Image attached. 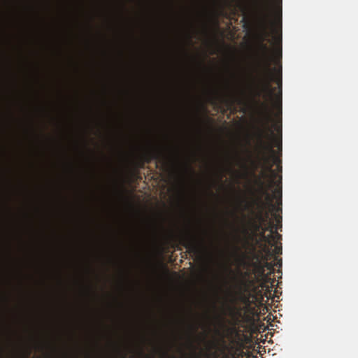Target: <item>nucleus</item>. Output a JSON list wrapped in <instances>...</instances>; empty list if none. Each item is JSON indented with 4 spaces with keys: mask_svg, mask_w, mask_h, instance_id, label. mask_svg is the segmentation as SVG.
<instances>
[{
    "mask_svg": "<svg viewBox=\"0 0 358 358\" xmlns=\"http://www.w3.org/2000/svg\"><path fill=\"white\" fill-rule=\"evenodd\" d=\"M153 158H145V163L151 162ZM156 162H162L163 159H170L171 158H155ZM198 158H185V159H197ZM230 159L231 158H227ZM245 159L246 158H242ZM268 159V158H262ZM274 162L278 164V171L276 172L273 170L270 166H264L259 175H256L255 172H252V176L254 178L255 184L257 186L259 196L256 199L257 212L255 213V219L259 223L262 224V231L260 236L264 241L269 243L273 242L272 245H275L277 240L282 238L281 234L275 232L274 229L282 228V216L274 215V218L277 224L271 222L270 212L271 209L275 208L273 203V197L268 192V189L275 184L274 179L279 177V183H282V158H273Z\"/></svg>",
    "mask_w": 358,
    "mask_h": 358,
    "instance_id": "obj_1",
    "label": "nucleus"
},
{
    "mask_svg": "<svg viewBox=\"0 0 358 358\" xmlns=\"http://www.w3.org/2000/svg\"><path fill=\"white\" fill-rule=\"evenodd\" d=\"M241 278L236 283V287L241 292H245L248 291V289L252 283V281L248 280L249 272H238Z\"/></svg>",
    "mask_w": 358,
    "mask_h": 358,
    "instance_id": "obj_2",
    "label": "nucleus"
},
{
    "mask_svg": "<svg viewBox=\"0 0 358 358\" xmlns=\"http://www.w3.org/2000/svg\"><path fill=\"white\" fill-rule=\"evenodd\" d=\"M185 248L194 255H199L203 248V243L197 241L196 238H189L185 244Z\"/></svg>",
    "mask_w": 358,
    "mask_h": 358,
    "instance_id": "obj_3",
    "label": "nucleus"
},
{
    "mask_svg": "<svg viewBox=\"0 0 358 358\" xmlns=\"http://www.w3.org/2000/svg\"><path fill=\"white\" fill-rule=\"evenodd\" d=\"M253 259H255L256 262H252V266L256 270V273L258 274L259 276L262 277L264 280H267L268 278V274L265 273L264 264L262 263L261 261L259 260V255H255L253 256Z\"/></svg>",
    "mask_w": 358,
    "mask_h": 358,
    "instance_id": "obj_4",
    "label": "nucleus"
},
{
    "mask_svg": "<svg viewBox=\"0 0 358 358\" xmlns=\"http://www.w3.org/2000/svg\"><path fill=\"white\" fill-rule=\"evenodd\" d=\"M275 260H276V263H272V262H268V261H266L265 262L263 263V266H264V271L266 269L268 270L269 273H275V266H282V259H278L277 258H275Z\"/></svg>",
    "mask_w": 358,
    "mask_h": 358,
    "instance_id": "obj_5",
    "label": "nucleus"
},
{
    "mask_svg": "<svg viewBox=\"0 0 358 358\" xmlns=\"http://www.w3.org/2000/svg\"><path fill=\"white\" fill-rule=\"evenodd\" d=\"M250 225L253 234H256L257 232L260 234L262 231V224L257 219L251 220Z\"/></svg>",
    "mask_w": 358,
    "mask_h": 358,
    "instance_id": "obj_6",
    "label": "nucleus"
},
{
    "mask_svg": "<svg viewBox=\"0 0 358 358\" xmlns=\"http://www.w3.org/2000/svg\"><path fill=\"white\" fill-rule=\"evenodd\" d=\"M176 136L187 141H193L195 140L196 138V136L190 131L180 132V134H178Z\"/></svg>",
    "mask_w": 358,
    "mask_h": 358,
    "instance_id": "obj_7",
    "label": "nucleus"
},
{
    "mask_svg": "<svg viewBox=\"0 0 358 358\" xmlns=\"http://www.w3.org/2000/svg\"><path fill=\"white\" fill-rule=\"evenodd\" d=\"M264 252H265V255L261 254V262L264 263V262L268 261L269 257L273 256V254L271 252V250L269 247L265 245L263 248Z\"/></svg>",
    "mask_w": 358,
    "mask_h": 358,
    "instance_id": "obj_8",
    "label": "nucleus"
},
{
    "mask_svg": "<svg viewBox=\"0 0 358 358\" xmlns=\"http://www.w3.org/2000/svg\"><path fill=\"white\" fill-rule=\"evenodd\" d=\"M246 257H247V256L245 254L241 253V255H239L238 257V258L236 259V262H238V264L239 265L249 266V265H250V264L247 262Z\"/></svg>",
    "mask_w": 358,
    "mask_h": 358,
    "instance_id": "obj_9",
    "label": "nucleus"
},
{
    "mask_svg": "<svg viewBox=\"0 0 358 358\" xmlns=\"http://www.w3.org/2000/svg\"><path fill=\"white\" fill-rule=\"evenodd\" d=\"M158 132H159V135L164 138H169L170 136H171L173 135L172 134L170 133V131L165 129V128L163 127H159Z\"/></svg>",
    "mask_w": 358,
    "mask_h": 358,
    "instance_id": "obj_10",
    "label": "nucleus"
},
{
    "mask_svg": "<svg viewBox=\"0 0 358 358\" xmlns=\"http://www.w3.org/2000/svg\"><path fill=\"white\" fill-rule=\"evenodd\" d=\"M271 252L273 256L282 254V245H275Z\"/></svg>",
    "mask_w": 358,
    "mask_h": 358,
    "instance_id": "obj_11",
    "label": "nucleus"
},
{
    "mask_svg": "<svg viewBox=\"0 0 358 358\" xmlns=\"http://www.w3.org/2000/svg\"><path fill=\"white\" fill-rule=\"evenodd\" d=\"M224 270L225 272H228L229 273H233V270L231 268L229 265H224Z\"/></svg>",
    "mask_w": 358,
    "mask_h": 358,
    "instance_id": "obj_12",
    "label": "nucleus"
},
{
    "mask_svg": "<svg viewBox=\"0 0 358 358\" xmlns=\"http://www.w3.org/2000/svg\"><path fill=\"white\" fill-rule=\"evenodd\" d=\"M280 204L282 205V189L280 190Z\"/></svg>",
    "mask_w": 358,
    "mask_h": 358,
    "instance_id": "obj_13",
    "label": "nucleus"
},
{
    "mask_svg": "<svg viewBox=\"0 0 358 358\" xmlns=\"http://www.w3.org/2000/svg\"><path fill=\"white\" fill-rule=\"evenodd\" d=\"M243 231H244V233H245V234H248L249 230H248V229L245 228V229H244V230H243Z\"/></svg>",
    "mask_w": 358,
    "mask_h": 358,
    "instance_id": "obj_14",
    "label": "nucleus"
},
{
    "mask_svg": "<svg viewBox=\"0 0 358 358\" xmlns=\"http://www.w3.org/2000/svg\"><path fill=\"white\" fill-rule=\"evenodd\" d=\"M191 331H192V332H194V331H196V327H191Z\"/></svg>",
    "mask_w": 358,
    "mask_h": 358,
    "instance_id": "obj_15",
    "label": "nucleus"
},
{
    "mask_svg": "<svg viewBox=\"0 0 358 358\" xmlns=\"http://www.w3.org/2000/svg\"><path fill=\"white\" fill-rule=\"evenodd\" d=\"M160 350H162V352H163V354H164V355H166V354H167V352H165V351H163V350H162V349H160Z\"/></svg>",
    "mask_w": 358,
    "mask_h": 358,
    "instance_id": "obj_16",
    "label": "nucleus"
},
{
    "mask_svg": "<svg viewBox=\"0 0 358 358\" xmlns=\"http://www.w3.org/2000/svg\"><path fill=\"white\" fill-rule=\"evenodd\" d=\"M277 210H280V211H282V208H278Z\"/></svg>",
    "mask_w": 358,
    "mask_h": 358,
    "instance_id": "obj_17",
    "label": "nucleus"
},
{
    "mask_svg": "<svg viewBox=\"0 0 358 358\" xmlns=\"http://www.w3.org/2000/svg\"><path fill=\"white\" fill-rule=\"evenodd\" d=\"M248 206H245V210H247V209H248Z\"/></svg>",
    "mask_w": 358,
    "mask_h": 358,
    "instance_id": "obj_18",
    "label": "nucleus"
},
{
    "mask_svg": "<svg viewBox=\"0 0 358 358\" xmlns=\"http://www.w3.org/2000/svg\"><path fill=\"white\" fill-rule=\"evenodd\" d=\"M123 358H125V357H124Z\"/></svg>",
    "mask_w": 358,
    "mask_h": 358,
    "instance_id": "obj_19",
    "label": "nucleus"
},
{
    "mask_svg": "<svg viewBox=\"0 0 358 358\" xmlns=\"http://www.w3.org/2000/svg\"><path fill=\"white\" fill-rule=\"evenodd\" d=\"M26 358H28V357H26Z\"/></svg>",
    "mask_w": 358,
    "mask_h": 358,
    "instance_id": "obj_20",
    "label": "nucleus"
}]
</instances>
